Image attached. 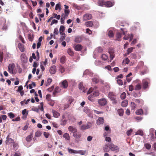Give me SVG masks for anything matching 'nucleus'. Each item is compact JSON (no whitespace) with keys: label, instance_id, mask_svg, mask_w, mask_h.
Returning a JSON list of instances; mask_svg holds the SVG:
<instances>
[{"label":"nucleus","instance_id":"bf43d9fd","mask_svg":"<svg viewBox=\"0 0 156 156\" xmlns=\"http://www.w3.org/2000/svg\"><path fill=\"white\" fill-rule=\"evenodd\" d=\"M133 49H134V48L133 47H131V48H128V49L127 51L128 54H129V53L131 52L132 51Z\"/></svg>","mask_w":156,"mask_h":156},{"label":"nucleus","instance_id":"72a5a7b5","mask_svg":"<svg viewBox=\"0 0 156 156\" xmlns=\"http://www.w3.org/2000/svg\"><path fill=\"white\" fill-rule=\"evenodd\" d=\"M136 114L137 115H141L143 113V111L142 109H140L137 110L136 112Z\"/></svg>","mask_w":156,"mask_h":156},{"label":"nucleus","instance_id":"9d476101","mask_svg":"<svg viewBox=\"0 0 156 156\" xmlns=\"http://www.w3.org/2000/svg\"><path fill=\"white\" fill-rule=\"evenodd\" d=\"M56 70V67L54 65L51 66L49 70L50 73L51 74H53L55 73Z\"/></svg>","mask_w":156,"mask_h":156},{"label":"nucleus","instance_id":"f257e3e1","mask_svg":"<svg viewBox=\"0 0 156 156\" xmlns=\"http://www.w3.org/2000/svg\"><path fill=\"white\" fill-rule=\"evenodd\" d=\"M8 71L10 73L16 74V70L14 64H10L8 66Z\"/></svg>","mask_w":156,"mask_h":156},{"label":"nucleus","instance_id":"13d9d810","mask_svg":"<svg viewBox=\"0 0 156 156\" xmlns=\"http://www.w3.org/2000/svg\"><path fill=\"white\" fill-rule=\"evenodd\" d=\"M131 106L132 109H134L136 107V105L134 102L131 103Z\"/></svg>","mask_w":156,"mask_h":156},{"label":"nucleus","instance_id":"f03ea898","mask_svg":"<svg viewBox=\"0 0 156 156\" xmlns=\"http://www.w3.org/2000/svg\"><path fill=\"white\" fill-rule=\"evenodd\" d=\"M108 97L112 101V103L116 104L117 103V101L116 100V96L114 93L111 92H109L108 94Z\"/></svg>","mask_w":156,"mask_h":156},{"label":"nucleus","instance_id":"0eeeda50","mask_svg":"<svg viewBox=\"0 0 156 156\" xmlns=\"http://www.w3.org/2000/svg\"><path fill=\"white\" fill-rule=\"evenodd\" d=\"M110 54V58L111 61L115 57V54L114 50L112 48H110L108 51Z\"/></svg>","mask_w":156,"mask_h":156},{"label":"nucleus","instance_id":"e2e57ef3","mask_svg":"<svg viewBox=\"0 0 156 156\" xmlns=\"http://www.w3.org/2000/svg\"><path fill=\"white\" fill-rule=\"evenodd\" d=\"M129 91H132L134 90V87L133 85H130L129 87Z\"/></svg>","mask_w":156,"mask_h":156},{"label":"nucleus","instance_id":"c03bdc74","mask_svg":"<svg viewBox=\"0 0 156 156\" xmlns=\"http://www.w3.org/2000/svg\"><path fill=\"white\" fill-rule=\"evenodd\" d=\"M86 152V151H83L82 150L77 151V153H79L82 155L85 154Z\"/></svg>","mask_w":156,"mask_h":156},{"label":"nucleus","instance_id":"0e129e2a","mask_svg":"<svg viewBox=\"0 0 156 156\" xmlns=\"http://www.w3.org/2000/svg\"><path fill=\"white\" fill-rule=\"evenodd\" d=\"M32 110L33 111H34L35 112H38L39 111V108H36V107H34L32 108Z\"/></svg>","mask_w":156,"mask_h":156},{"label":"nucleus","instance_id":"052dcab7","mask_svg":"<svg viewBox=\"0 0 156 156\" xmlns=\"http://www.w3.org/2000/svg\"><path fill=\"white\" fill-rule=\"evenodd\" d=\"M51 97V95L50 94H48L46 95V98L48 101L50 100Z\"/></svg>","mask_w":156,"mask_h":156},{"label":"nucleus","instance_id":"e433bc0d","mask_svg":"<svg viewBox=\"0 0 156 156\" xmlns=\"http://www.w3.org/2000/svg\"><path fill=\"white\" fill-rule=\"evenodd\" d=\"M42 133L40 131H37L35 133V136L36 137H38L41 136Z\"/></svg>","mask_w":156,"mask_h":156},{"label":"nucleus","instance_id":"c85d7f7f","mask_svg":"<svg viewBox=\"0 0 156 156\" xmlns=\"http://www.w3.org/2000/svg\"><path fill=\"white\" fill-rule=\"evenodd\" d=\"M128 104V101L127 100H124L121 103V106L123 107H126Z\"/></svg>","mask_w":156,"mask_h":156},{"label":"nucleus","instance_id":"423d86ee","mask_svg":"<svg viewBox=\"0 0 156 156\" xmlns=\"http://www.w3.org/2000/svg\"><path fill=\"white\" fill-rule=\"evenodd\" d=\"M149 82L147 80H144L142 81L143 87L144 89H146L148 87V84Z\"/></svg>","mask_w":156,"mask_h":156},{"label":"nucleus","instance_id":"5701e85b","mask_svg":"<svg viewBox=\"0 0 156 156\" xmlns=\"http://www.w3.org/2000/svg\"><path fill=\"white\" fill-rule=\"evenodd\" d=\"M73 101L74 99L71 97H69L67 98V103H69L70 105H71V103Z\"/></svg>","mask_w":156,"mask_h":156},{"label":"nucleus","instance_id":"a211bd4d","mask_svg":"<svg viewBox=\"0 0 156 156\" xmlns=\"http://www.w3.org/2000/svg\"><path fill=\"white\" fill-rule=\"evenodd\" d=\"M21 61L24 63H26L27 62V58L26 56L23 54H22L20 57Z\"/></svg>","mask_w":156,"mask_h":156},{"label":"nucleus","instance_id":"b1692460","mask_svg":"<svg viewBox=\"0 0 156 156\" xmlns=\"http://www.w3.org/2000/svg\"><path fill=\"white\" fill-rule=\"evenodd\" d=\"M108 34L109 37H113L114 36V34L112 31L108 30Z\"/></svg>","mask_w":156,"mask_h":156},{"label":"nucleus","instance_id":"a18cd8bd","mask_svg":"<svg viewBox=\"0 0 156 156\" xmlns=\"http://www.w3.org/2000/svg\"><path fill=\"white\" fill-rule=\"evenodd\" d=\"M117 83L119 85L122 86L123 85L122 81L121 79H118L117 80Z\"/></svg>","mask_w":156,"mask_h":156},{"label":"nucleus","instance_id":"4d7b16f0","mask_svg":"<svg viewBox=\"0 0 156 156\" xmlns=\"http://www.w3.org/2000/svg\"><path fill=\"white\" fill-rule=\"evenodd\" d=\"M132 132H133L132 129H130L129 130H128L126 132V134L127 135V136H129L131 134V133H132Z\"/></svg>","mask_w":156,"mask_h":156},{"label":"nucleus","instance_id":"774afa93","mask_svg":"<svg viewBox=\"0 0 156 156\" xmlns=\"http://www.w3.org/2000/svg\"><path fill=\"white\" fill-rule=\"evenodd\" d=\"M70 105V104L68 103L65 104L64 105V109H66L67 108H68L69 107Z\"/></svg>","mask_w":156,"mask_h":156},{"label":"nucleus","instance_id":"603ef678","mask_svg":"<svg viewBox=\"0 0 156 156\" xmlns=\"http://www.w3.org/2000/svg\"><path fill=\"white\" fill-rule=\"evenodd\" d=\"M32 136L31 135H30L27 136L26 138V140L28 142H30L31 140Z\"/></svg>","mask_w":156,"mask_h":156},{"label":"nucleus","instance_id":"39448f33","mask_svg":"<svg viewBox=\"0 0 156 156\" xmlns=\"http://www.w3.org/2000/svg\"><path fill=\"white\" fill-rule=\"evenodd\" d=\"M92 18V15L91 14L87 13L84 14L83 16V20H89Z\"/></svg>","mask_w":156,"mask_h":156},{"label":"nucleus","instance_id":"ea45409f","mask_svg":"<svg viewBox=\"0 0 156 156\" xmlns=\"http://www.w3.org/2000/svg\"><path fill=\"white\" fill-rule=\"evenodd\" d=\"M8 116L10 118L12 119L15 117L14 114L12 112H9L7 114Z\"/></svg>","mask_w":156,"mask_h":156},{"label":"nucleus","instance_id":"412c9836","mask_svg":"<svg viewBox=\"0 0 156 156\" xmlns=\"http://www.w3.org/2000/svg\"><path fill=\"white\" fill-rule=\"evenodd\" d=\"M114 3H113L112 2L110 1H107L106 2L105 4V7H112Z\"/></svg>","mask_w":156,"mask_h":156},{"label":"nucleus","instance_id":"58836bf2","mask_svg":"<svg viewBox=\"0 0 156 156\" xmlns=\"http://www.w3.org/2000/svg\"><path fill=\"white\" fill-rule=\"evenodd\" d=\"M48 103L50 105L52 106H54V105L55 102L54 100L51 99L48 101Z\"/></svg>","mask_w":156,"mask_h":156},{"label":"nucleus","instance_id":"a878e982","mask_svg":"<svg viewBox=\"0 0 156 156\" xmlns=\"http://www.w3.org/2000/svg\"><path fill=\"white\" fill-rule=\"evenodd\" d=\"M82 40V38L81 37L78 36L76 37L75 40V42L77 43H80Z\"/></svg>","mask_w":156,"mask_h":156},{"label":"nucleus","instance_id":"8fccbe9b","mask_svg":"<svg viewBox=\"0 0 156 156\" xmlns=\"http://www.w3.org/2000/svg\"><path fill=\"white\" fill-rule=\"evenodd\" d=\"M62 18L61 19V22L62 24H63L64 23L65 16L64 15H62Z\"/></svg>","mask_w":156,"mask_h":156},{"label":"nucleus","instance_id":"69168bd1","mask_svg":"<svg viewBox=\"0 0 156 156\" xmlns=\"http://www.w3.org/2000/svg\"><path fill=\"white\" fill-rule=\"evenodd\" d=\"M67 122V120H64L62 121L61 123V125L62 126H64L66 125Z\"/></svg>","mask_w":156,"mask_h":156},{"label":"nucleus","instance_id":"20e7f679","mask_svg":"<svg viewBox=\"0 0 156 156\" xmlns=\"http://www.w3.org/2000/svg\"><path fill=\"white\" fill-rule=\"evenodd\" d=\"M107 101L106 99L103 98L100 99L98 100V103L100 105L104 106L105 105L107 104Z\"/></svg>","mask_w":156,"mask_h":156},{"label":"nucleus","instance_id":"49530a36","mask_svg":"<svg viewBox=\"0 0 156 156\" xmlns=\"http://www.w3.org/2000/svg\"><path fill=\"white\" fill-rule=\"evenodd\" d=\"M65 29V27L64 26L61 25L59 28V33H61V32H64Z\"/></svg>","mask_w":156,"mask_h":156},{"label":"nucleus","instance_id":"bb28decb","mask_svg":"<svg viewBox=\"0 0 156 156\" xmlns=\"http://www.w3.org/2000/svg\"><path fill=\"white\" fill-rule=\"evenodd\" d=\"M63 137L66 140H70V136L69 134L67 133H65L63 135Z\"/></svg>","mask_w":156,"mask_h":156},{"label":"nucleus","instance_id":"f704fd0d","mask_svg":"<svg viewBox=\"0 0 156 156\" xmlns=\"http://www.w3.org/2000/svg\"><path fill=\"white\" fill-rule=\"evenodd\" d=\"M68 152L70 153H74V154H76L77 153V151H76L74 150L73 149H70L69 148H68Z\"/></svg>","mask_w":156,"mask_h":156},{"label":"nucleus","instance_id":"aec40b11","mask_svg":"<svg viewBox=\"0 0 156 156\" xmlns=\"http://www.w3.org/2000/svg\"><path fill=\"white\" fill-rule=\"evenodd\" d=\"M18 47L21 52H23L24 51V47L23 44L20 43H19L18 45Z\"/></svg>","mask_w":156,"mask_h":156},{"label":"nucleus","instance_id":"7ed1b4c3","mask_svg":"<svg viewBox=\"0 0 156 156\" xmlns=\"http://www.w3.org/2000/svg\"><path fill=\"white\" fill-rule=\"evenodd\" d=\"M6 21L4 19L3 20L0 21V30L2 31L4 30H6L7 26L5 24Z\"/></svg>","mask_w":156,"mask_h":156},{"label":"nucleus","instance_id":"4be33fe9","mask_svg":"<svg viewBox=\"0 0 156 156\" xmlns=\"http://www.w3.org/2000/svg\"><path fill=\"white\" fill-rule=\"evenodd\" d=\"M52 112L53 113V115L54 117L55 118H57L60 116L59 113L55 110H52Z\"/></svg>","mask_w":156,"mask_h":156},{"label":"nucleus","instance_id":"9b49d317","mask_svg":"<svg viewBox=\"0 0 156 156\" xmlns=\"http://www.w3.org/2000/svg\"><path fill=\"white\" fill-rule=\"evenodd\" d=\"M68 129L69 131L73 133V134L77 131V129L75 127L72 126H69L68 127Z\"/></svg>","mask_w":156,"mask_h":156},{"label":"nucleus","instance_id":"79ce46f5","mask_svg":"<svg viewBox=\"0 0 156 156\" xmlns=\"http://www.w3.org/2000/svg\"><path fill=\"white\" fill-rule=\"evenodd\" d=\"M94 97L93 96V94H92L88 96V99L89 100L91 101H93L94 100Z\"/></svg>","mask_w":156,"mask_h":156},{"label":"nucleus","instance_id":"6e6552de","mask_svg":"<svg viewBox=\"0 0 156 156\" xmlns=\"http://www.w3.org/2000/svg\"><path fill=\"white\" fill-rule=\"evenodd\" d=\"M109 147L112 151H118V147L113 144H111L109 145Z\"/></svg>","mask_w":156,"mask_h":156},{"label":"nucleus","instance_id":"6ab92c4d","mask_svg":"<svg viewBox=\"0 0 156 156\" xmlns=\"http://www.w3.org/2000/svg\"><path fill=\"white\" fill-rule=\"evenodd\" d=\"M106 2L103 0H98V5L99 6H102L104 5L105 6Z\"/></svg>","mask_w":156,"mask_h":156},{"label":"nucleus","instance_id":"a19ab883","mask_svg":"<svg viewBox=\"0 0 156 156\" xmlns=\"http://www.w3.org/2000/svg\"><path fill=\"white\" fill-rule=\"evenodd\" d=\"M66 61V57L65 56H62L61 57L60 61L62 63H64Z\"/></svg>","mask_w":156,"mask_h":156},{"label":"nucleus","instance_id":"c756f323","mask_svg":"<svg viewBox=\"0 0 156 156\" xmlns=\"http://www.w3.org/2000/svg\"><path fill=\"white\" fill-rule=\"evenodd\" d=\"M141 88V86L140 83L137 84L135 86L134 90H139Z\"/></svg>","mask_w":156,"mask_h":156},{"label":"nucleus","instance_id":"393cba45","mask_svg":"<svg viewBox=\"0 0 156 156\" xmlns=\"http://www.w3.org/2000/svg\"><path fill=\"white\" fill-rule=\"evenodd\" d=\"M62 87L64 88H66L68 87V83L66 80L63 81L62 83Z\"/></svg>","mask_w":156,"mask_h":156},{"label":"nucleus","instance_id":"3c124183","mask_svg":"<svg viewBox=\"0 0 156 156\" xmlns=\"http://www.w3.org/2000/svg\"><path fill=\"white\" fill-rule=\"evenodd\" d=\"M102 59L104 60H107L108 58V56L105 54H103L101 57Z\"/></svg>","mask_w":156,"mask_h":156},{"label":"nucleus","instance_id":"cd10ccee","mask_svg":"<svg viewBox=\"0 0 156 156\" xmlns=\"http://www.w3.org/2000/svg\"><path fill=\"white\" fill-rule=\"evenodd\" d=\"M117 112L120 116H122L123 115L124 111L122 108L118 109L117 110Z\"/></svg>","mask_w":156,"mask_h":156},{"label":"nucleus","instance_id":"dca6fc26","mask_svg":"<svg viewBox=\"0 0 156 156\" xmlns=\"http://www.w3.org/2000/svg\"><path fill=\"white\" fill-rule=\"evenodd\" d=\"M83 47L80 45L78 44L76 45L74 47V48L76 51H80L82 49Z\"/></svg>","mask_w":156,"mask_h":156},{"label":"nucleus","instance_id":"4468645a","mask_svg":"<svg viewBox=\"0 0 156 156\" xmlns=\"http://www.w3.org/2000/svg\"><path fill=\"white\" fill-rule=\"evenodd\" d=\"M144 62L142 61H140L138 63V64L137 66H136V68L137 69H139L141 68L142 67H144V68H146V67L144 66Z\"/></svg>","mask_w":156,"mask_h":156},{"label":"nucleus","instance_id":"f3484780","mask_svg":"<svg viewBox=\"0 0 156 156\" xmlns=\"http://www.w3.org/2000/svg\"><path fill=\"white\" fill-rule=\"evenodd\" d=\"M85 25L87 27H90L93 26V23L92 21H89L85 23Z\"/></svg>","mask_w":156,"mask_h":156},{"label":"nucleus","instance_id":"de8ad7c7","mask_svg":"<svg viewBox=\"0 0 156 156\" xmlns=\"http://www.w3.org/2000/svg\"><path fill=\"white\" fill-rule=\"evenodd\" d=\"M126 97V93L125 92L122 93L120 95V98L122 99H124Z\"/></svg>","mask_w":156,"mask_h":156},{"label":"nucleus","instance_id":"c9c22d12","mask_svg":"<svg viewBox=\"0 0 156 156\" xmlns=\"http://www.w3.org/2000/svg\"><path fill=\"white\" fill-rule=\"evenodd\" d=\"M67 53L69 55L71 56H73L74 55L73 51L70 48L68 49L67 50Z\"/></svg>","mask_w":156,"mask_h":156},{"label":"nucleus","instance_id":"1a4fd4ad","mask_svg":"<svg viewBox=\"0 0 156 156\" xmlns=\"http://www.w3.org/2000/svg\"><path fill=\"white\" fill-rule=\"evenodd\" d=\"M91 123L88 122L86 125H83L81 126V129L82 130L86 129L91 127Z\"/></svg>","mask_w":156,"mask_h":156},{"label":"nucleus","instance_id":"f8f14e48","mask_svg":"<svg viewBox=\"0 0 156 156\" xmlns=\"http://www.w3.org/2000/svg\"><path fill=\"white\" fill-rule=\"evenodd\" d=\"M14 142V140L11 138H10L9 135H8L6 137V140L5 141L6 144H7L8 143H9V144L12 143H13Z\"/></svg>","mask_w":156,"mask_h":156},{"label":"nucleus","instance_id":"ddd939ff","mask_svg":"<svg viewBox=\"0 0 156 156\" xmlns=\"http://www.w3.org/2000/svg\"><path fill=\"white\" fill-rule=\"evenodd\" d=\"M104 123V119L103 117H99L97 121V125L103 124Z\"/></svg>","mask_w":156,"mask_h":156},{"label":"nucleus","instance_id":"864d4df0","mask_svg":"<svg viewBox=\"0 0 156 156\" xmlns=\"http://www.w3.org/2000/svg\"><path fill=\"white\" fill-rule=\"evenodd\" d=\"M49 135L50 134L46 132H44V137L46 138H47L48 137Z\"/></svg>","mask_w":156,"mask_h":156},{"label":"nucleus","instance_id":"37998d69","mask_svg":"<svg viewBox=\"0 0 156 156\" xmlns=\"http://www.w3.org/2000/svg\"><path fill=\"white\" fill-rule=\"evenodd\" d=\"M92 80L93 82H94L95 83H97L99 82L98 78L96 77L93 78L92 79Z\"/></svg>","mask_w":156,"mask_h":156},{"label":"nucleus","instance_id":"2f4dec72","mask_svg":"<svg viewBox=\"0 0 156 156\" xmlns=\"http://www.w3.org/2000/svg\"><path fill=\"white\" fill-rule=\"evenodd\" d=\"M116 40L118 41L120 40V38L121 37V34L119 32H117L116 34Z\"/></svg>","mask_w":156,"mask_h":156},{"label":"nucleus","instance_id":"4c0bfd02","mask_svg":"<svg viewBox=\"0 0 156 156\" xmlns=\"http://www.w3.org/2000/svg\"><path fill=\"white\" fill-rule=\"evenodd\" d=\"M92 94H93V96L95 97L99 96V93L98 90H95L93 92Z\"/></svg>","mask_w":156,"mask_h":156},{"label":"nucleus","instance_id":"7c9ffc66","mask_svg":"<svg viewBox=\"0 0 156 156\" xmlns=\"http://www.w3.org/2000/svg\"><path fill=\"white\" fill-rule=\"evenodd\" d=\"M135 135H139L141 136H143L144 135V133L142 130H139L136 133Z\"/></svg>","mask_w":156,"mask_h":156},{"label":"nucleus","instance_id":"6e6d98bb","mask_svg":"<svg viewBox=\"0 0 156 156\" xmlns=\"http://www.w3.org/2000/svg\"><path fill=\"white\" fill-rule=\"evenodd\" d=\"M22 113L23 115H24L26 114V116H27L28 114V112H27V110L26 109H25L22 111Z\"/></svg>","mask_w":156,"mask_h":156},{"label":"nucleus","instance_id":"473e14b6","mask_svg":"<svg viewBox=\"0 0 156 156\" xmlns=\"http://www.w3.org/2000/svg\"><path fill=\"white\" fill-rule=\"evenodd\" d=\"M55 9L56 10H58V9L59 10V11H60L61 9V5L60 4L58 3L56 5H55Z\"/></svg>","mask_w":156,"mask_h":156},{"label":"nucleus","instance_id":"338daca9","mask_svg":"<svg viewBox=\"0 0 156 156\" xmlns=\"http://www.w3.org/2000/svg\"><path fill=\"white\" fill-rule=\"evenodd\" d=\"M28 38L30 41H32L33 40V37L31 35L29 34L28 36Z\"/></svg>","mask_w":156,"mask_h":156},{"label":"nucleus","instance_id":"5fc2aeb1","mask_svg":"<svg viewBox=\"0 0 156 156\" xmlns=\"http://www.w3.org/2000/svg\"><path fill=\"white\" fill-rule=\"evenodd\" d=\"M54 34L58 35V30L57 28H55L54 30Z\"/></svg>","mask_w":156,"mask_h":156},{"label":"nucleus","instance_id":"680f3d73","mask_svg":"<svg viewBox=\"0 0 156 156\" xmlns=\"http://www.w3.org/2000/svg\"><path fill=\"white\" fill-rule=\"evenodd\" d=\"M86 33L88 34H91L92 33L91 31L89 28L86 29Z\"/></svg>","mask_w":156,"mask_h":156},{"label":"nucleus","instance_id":"2eb2a0df","mask_svg":"<svg viewBox=\"0 0 156 156\" xmlns=\"http://www.w3.org/2000/svg\"><path fill=\"white\" fill-rule=\"evenodd\" d=\"M73 136L75 138L79 139L81 137V135L80 133L77 131L73 134Z\"/></svg>","mask_w":156,"mask_h":156},{"label":"nucleus","instance_id":"09e8293b","mask_svg":"<svg viewBox=\"0 0 156 156\" xmlns=\"http://www.w3.org/2000/svg\"><path fill=\"white\" fill-rule=\"evenodd\" d=\"M59 70L61 73H63L65 71L64 68L62 66H59Z\"/></svg>","mask_w":156,"mask_h":156}]
</instances>
